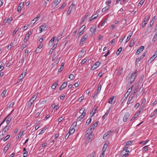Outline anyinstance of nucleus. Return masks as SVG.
I'll return each instance as SVG.
<instances>
[{
    "label": "nucleus",
    "instance_id": "obj_1",
    "mask_svg": "<svg viewBox=\"0 0 157 157\" xmlns=\"http://www.w3.org/2000/svg\"><path fill=\"white\" fill-rule=\"evenodd\" d=\"M37 97V96L35 94L30 99V102L28 104V107H30L31 105L33 104L34 101L36 100Z\"/></svg>",
    "mask_w": 157,
    "mask_h": 157
},
{
    "label": "nucleus",
    "instance_id": "obj_2",
    "mask_svg": "<svg viewBox=\"0 0 157 157\" xmlns=\"http://www.w3.org/2000/svg\"><path fill=\"white\" fill-rule=\"evenodd\" d=\"M112 132H113L111 130L107 132L104 135L103 138L105 140L107 139L109 137L110 135H111Z\"/></svg>",
    "mask_w": 157,
    "mask_h": 157
},
{
    "label": "nucleus",
    "instance_id": "obj_3",
    "mask_svg": "<svg viewBox=\"0 0 157 157\" xmlns=\"http://www.w3.org/2000/svg\"><path fill=\"white\" fill-rule=\"evenodd\" d=\"M87 37V35L86 34H84L80 40V44H83L85 43Z\"/></svg>",
    "mask_w": 157,
    "mask_h": 157
},
{
    "label": "nucleus",
    "instance_id": "obj_4",
    "mask_svg": "<svg viewBox=\"0 0 157 157\" xmlns=\"http://www.w3.org/2000/svg\"><path fill=\"white\" fill-rule=\"evenodd\" d=\"M101 63L99 62H97L95 63L94 64L91 68V69L92 70H94L95 68H97V67H98L100 65Z\"/></svg>",
    "mask_w": 157,
    "mask_h": 157
},
{
    "label": "nucleus",
    "instance_id": "obj_5",
    "mask_svg": "<svg viewBox=\"0 0 157 157\" xmlns=\"http://www.w3.org/2000/svg\"><path fill=\"white\" fill-rule=\"evenodd\" d=\"M32 33L31 31L29 32L26 35L25 37L24 40V42L25 43H26L29 39V36L31 35Z\"/></svg>",
    "mask_w": 157,
    "mask_h": 157
},
{
    "label": "nucleus",
    "instance_id": "obj_6",
    "mask_svg": "<svg viewBox=\"0 0 157 157\" xmlns=\"http://www.w3.org/2000/svg\"><path fill=\"white\" fill-rule=\"evenodd\" d=\"M130 116V114L128 113H126L125 114L124 117L123 118V120L124 122H126L128 118Z\"/></svg>",
    "mask_w": 157,
    "mask_h": 157
},
{
    "label": "nucleus",
    "instance_id": "obj_7",
    "mask_svg": "<svg viewBox=\"0 0 157 157\" xmlns=\"http://www.w3.org/2000/svg\"><path fill=\"white\" fill-rule=\"evenodd\" d=\"M144 46H141L137 51L136 52V55H139L144 49Z\"/></svg>",
    "mask_w": 157,
    "mask_h": 157
},
{
    "label": "nucleus",
    "instance_id": "obj_8",
    "mask_svg": "<svg viewBox=\"0 0 157 157\" xmlns=\"http://www.w3.org/2000/svg\"><path fill=\"white\" fill-rule=\"evenodd\" d=\"M96 26L95 25H93L90 29V31L92 33V34H94L96 32Z\"/></svg>",
    "mask_w": 157,
    "mask_h": 157
},
{
    "label": "nucleus",
    "instance_id": "obj_9",
    "mask_svg": "<svg viewBox=\"0 0 157 157\" xmlns=\"http://www.w3.org/2000/svg\"><path fill=\"white\" fill-rule=\"evenodd\" d=\"M67 82H64L61 86L59 87V90H61L63 89L65 87H66L67 85Z\"/></svg>",
    "mask_w": 157,
    "mask_h": 157
},
{
    "label": "nucleus",
    "instance_id": "obj_10",
    "mask_svg": "<svg viewBox=\"0 0 157 157\" xmlns=\"http://www.w3.org/2000/svg\"><path fill=\"white\" fill-rule=\"evenodd\" d=\"M40 17V14L38 15L37 17H35L30 22V24H32L33 23L32 21H33V20H34L35 22H34L33 23V24H34L36 21L37 20L38 18L39 17Z\"/></svg>",
    "mask_w": 157,
    "mask_h": 157
},
{
    "label": "nucleus",
    "instance_id": "obj_11",
    "mask_svg": "<svg viewBox=\"0 0 157 157\" xmlns=\"http://www.w3.org/2000/svg\"><path fill=\"white\" fill-rule=\"evenodd\" d=\"M98 15H97L96 14H95L94 15L92 16L89 19V21H91L92 20L96 19L98 17Z\"/></svg>",
    "mask_w": 157,
    "mask_h": 157
},
{
    "label": "nucleus",
    "instance_id": "obj_12",
    "mask_svg": "<svg viewBox=\"0 0 157 157\" xmlns=\"http://www.w3.org/2000/svg\"><path fill=\"white\" fill-rule=\"evenodd\" d=\"M46 25H42V26H41L40 28V33L42 32V31H44L45 30V28H46Z\"/></svg>",
    "mask_w": 157,
    "mask_h": 157
},
{
    "label": "nucleus",
    "instance_id": "obj_13",
    "mask_svg": "<svg viewBox=\"0 0 157 157\" xmlns=\"http://www.w3.org/2000/svg\"><path fill=\"white\" fill-rule=\"evenodd\" d=\"M83 27V29L79 33V36L82 35V34L84 33V29H85V28H86V27H85V25H83V26L82 27H81V28L80 29H79V31H80V29H81V28H82V27Z\"/></svg>",
    "mask_w": 157,
    "mask_h": 157
},
{
    "label": "nucleus",
    "instance_id": "obj_14",
    "mask_svg": "<svg viewBox=\"0 0 157 157\" xmlns=\"http://www.w3.org/2000/svg\"><path fill=\"white\" fill-rule=\"evenodd\" d=\"M155 16H154L153 17L152 19L151 20V22L150 23V25H149V27H151V26L153 24V23H154V22L155 21Z\"/></svg>",
    "mask_w": 157,
    "mask_h": 157
},
{
    "label": "nucleus",
    "instance_id": "obj_15",
    "mask_svg": "<svg viewBox=\"0 0 157 157\" xmlns=\"http://www.w3.org/2000/svg\"><path fill=\"white\" fill-rule=\"evenodd\" d=\"M24 4V3H21L18 7L17 10L18 12H20L22 8V6Z\"/></svg>",
    "mask_w": 157,
    "mask_h": 157
},
{
    "label": "nucleus",
    "instance_id": "obj_16",
    "mask_svg": "<svg viewBox=\"0 0 157 157\" xmlns=\"http://www.w3.org/2000/svg\"><path fill=\"white\" fill-rule=\"evenodd\" d=\"M90 13L89 12H87L86 14H85V15L84 17L83 18L82 21V22H84L85 20H86V18L90 14Z\"/></svg>",
    "mask_w": 157,
    "mask_h": 157
},
{
    "label": "nucleus",
    "instance_id": "obj_17",
    "mask_svg": "<svg viewBox=\"0 0 157 157\" xmlns=\"http://www.w3.org/2000/svg\"><path fill=\"white\" fill-rule=\"evenodd\" d=\"M9 128L10 125L8 124H7V125H6L4 128V129L3 130V131H4L5 132H6L9 130Z\"/></svg>",
    "mask_w": 157,
    "mask_h": 157
},
{
    "label": "nucleus",
    "instance_id": "obj_18",
    "mask_svg": "<svg viewBox=\"0 0 157 157\" xmlns=\"http://www.w3.org/2000/svg\"><path fill=\"white\" fill-rule=\"evenodd\" d=\"M134 41L135 39H132L130 42L129 46L130 47H132L134 44Z\"/></svg>",
    "mask_w": 157,
    "mask_h": 157
},
{
    "label": "nucleus",
    "instance_id": "obj_19",
    "mask_svg": "<svg viewBox=\"0 0 157 157\" xmlns=\"http://www.w3.org/2000/svg\"><path fill=\"white\" fill-rule=\"evenodd\" d=\"M140 112L141 111L140 110L132 118V119L130 120V121H132L133 120L138 116V115L139 114Z\"/></svg>",
    "mask_w": 157,
    "mask_h": 157
},
{
    "label": "nucleus",
    "instance_id": "obj_20",
    "mask_svg": "<svg viewBox=\"0 0 157 157\" xmlns=\"http://www.w3.org/2000/svg\"><path fill=\"white\" fill-rule=\"evenodd\" d=\"M58 82L57 81L55 82L52 86V89H54L56 88V87L57 85Z\"/></svg>",
    "mask_w": 157,
    "mask_h": 157
},
{
    "label": "nucleus",
    "instance_id": "obj_21",
    "mask_svg": "<svg viewBox=\"0 0 157 157\" xmlns=\"http://www.w3.org/2000/svg\"><path fill=\"white\" fill-rule=\"evenodd\" d=\"M84 111H85V109L84 108H82L80 110L79 113H82L81 115H84V116H85L86 114V113L84 112Z\"/></svg>",
    "mask_w": 157,
    "mask_h": 157
},
{
    "label": "nucleus",
    "instance_id": "obj_22",
    "mask_svg": "<svg viewBox=\"0 0 157 157\" xmlns=\"http://www.w3.org/2000/svg\"><path fill=\"white\" fill-rule=\"evenodd\" d=\"M110 7V5H108L107 6H106L104 8L102 9V11L103 12H104L106 10H108L109 8Z\"/></svg>",
    "mask_w": 157,
    "mask_h": 157
},
{
    "label": "nucleus",
    "instance_id": "obj_23",
    "mask_svg": "<svg viewBox=\"0 0 157 157\" xmlns=\"http://www.w3.org/2000/svg\"><path fill=\"white\" fill-rule=\"evenodd\" d=\"M107 147H108V145L106 142L105 144H104V145L103 146L102 151H105L106 150V149L107 148Z\"/></svg>",
    "mask_w": 157,
    "mask_h": 157
},
{
    "label": "nucleus",
    "instance_id": "obj_24",
    "mask_svg": "<svg viewBox=\"0 0 157 157\" xmlns=\"http://www.w3.org/2000/svg\"><path fill=\"white\" fill-rule=\"evenodd\" d=\"M63 34V33H61L59 34V35L57 37V43H56V44H58V42L59 40L61 38V36Z\"/></svg>",
    "mask_w": 157,
    "mask_h": 157
},
{
    "label": "nucleus",
    "instance_id": "obj_25",
    "mask_svg": "<svg viewBox=\"0 0 157 157\" xmlns=\"http://www.w3.org/2000/svg\"><path fill=\"white\" fill-rule=\"evenodd\" d=\"M75 7V4L74 2H72L71 5L69 6V9L71 8V10L74 9Z\"/></svg>",
    "mask_w": 157,
    "mask_h": 157
},
{
    "label": "nucleus",
    "instance_id": "obj_26",
    "mask_svg": "<svg viewBox=\"0 0 157 157\" xmlns=\"http://www.w3.org/2000/svg\"><path fill=\"white\" fill-rule=\"evenodd\" d=\"M123 71V69L122 68H121L119 71L117 73V75L119 76L121 75Z\"/></svg>",
    "mask_w": 157,
    "mask_h": 157
},
{
    "label": "nucleus",
    "instance_id": "obj_27",
    "mask_svg": "<svg viewBox=\"0 0 157 157\" xmlns=\"http://www.w3.org/2000/svg\"><path fill=\"white\" fill-rule=\"evenodd\" d=\"M122 47H120L118 50L117 51V53H116V54H117V55H119L121 52V51L122 50Z\"/></svg>",
    "mask_w": 157,
    "mask_h": 157
},
{
    "label": "nucleus",
    "instance_id": "obj_28",
    "mask_svg": "<svg viewBox=\"0 0 157 157\" xmlns=\"http://www.w3.org/2000/svg\"><path fill=\"white\" fill-rule=\"evenodd\" d=\"M134 97V94H132V93H131L128 99L129 101H131Z\"/></svg>",
    "mask_w": 157,
    "mask_h": 157
},
{
    "label": "nucleus",
    "instance_id": "obj_29",
    "mask_svg": "<svg viewBox=\"0 0 157 157\" xmlns=\"http://www.w3.org/2000/svg\"><path fill=\"white\" fill-rule=\"evenodd\" d=\"M114 96H113L110 98L109 99L108 101V103L110 104H112V101L114 99Z\"/></svg>",
    "mask_w": 157,
    "mask_h": 157
},
{
    "label": "nucleus",
    "instance_id": "obj_30",
    "mask_svg": "<svg viewBox=\"0 0 157 157\" xmlns=\"http://www.w3.org/2000/svg\"><path fill=\"white\" fill-rule=\"evenodd\" d=\"M126 94H125L124 96V97L121 100L122 103H123V102L125 100L127 97L128 96V95H129V94H127V95H126Z\"/></svg>",
    "mask_w": 157,
    "mask_h": 157
},
{
    "label": "nucleus",
    "instance_id": "obj_31",
    "mask_svg": "<svg viewBox=\"0 0 157 157\" xmlns=\"http://www.w3.org/2000/svg\"><path fill=\"white\" fill-rule=\"evenodd\" d=\"M55 40V37H53L50 41L49 43V45H52L53 44V42Z\"/></svg>",
    "mask_w": 157,
    "mask_h": 157
},
{
    "label": "nucleus",
    "instance_id": "obj_32",
    "mask_svg": "<svg viewBox=\"0 0 157 157\" xmlns=\"http://www.w3.org/2000/svg\"><path fill=\"white\" fill-rule=\"evenodd\" d=\"M84 115H80L79 117H78L77 119V121H80V120L82 119L84 117Z\"/></svg>",
    "mask_w": 157,
    "mask_h": 157
},
{
    "label": "nucleus",
    "instance_id": "obj_33",
    "mask_svg": "<svg viewBox=\"0 0 157 157\" xmlns=\"http://www.w3.org/2000/svg\"><path fill=\"white\" fill-rule=\"evenodd\" d=\"M10 137V135H7L6 136L5 138H3V141L5 142Z\"/></svg>",
    "mask_w": 157,
    "mask_h": 157
},
{
    "label": "nucleus",
    "instance_id": "obj_34",
    "mask_svg": "<svg viewBox=\"0 0 157 157\" xmlns=\"http://www.w3.org/2000/svg\"><path fill=\"white\" fill-rule=\"evenodd\" d=\"M147 22H146V20H144L142 22V27L143 28H144L146 25L147 24Z\"/></svg>",
    "mask_w": 157,
    "mask_h": 157
},
{
    "label": "nucleus",
    "instance_id": "obj_35",
    "mask_svg": "<svg viewBox=\"0 0 157 157\" xmlns=\"http://www.w3.org/2000/svg\"><path fill=\"white\" fill-rule=\"evenodd\" d=\"M3 22L5 24L8 23V24H10L11 23L8 19H5L4 21Z\"/></svg>",
    "mask_w": 157,
    "mask_h": 157
},
{
    "label": "nucleus",
    "instance_id": "obj_36",
    "mask_svg": "<svg viewBox=\"0 0 157 157\" xmlns=\"http://www.w3.org/2000/svg\"><path fill=\"white\" fill-rule=\"evenodd\" d=\"M61 1V0H55L54 4H55L56 5V6Z\"/></svg>",
    "mask_w": 157,
    "mask_h": 157
},
{
    "label": "nucleus",
    "instance_id": "obj_37",
    "mask_svg": "<svg viewBox=\"0 0 157 157\" xmlns=\"http://www.w3.org/2000/svg\"><path fill=\"white\" fill-rule=\"evenodd\" d=\"M96 126H94V124H93L90 126L89 129L91 130L92 129H94Z\"/></svg>",
    "mask_w": 157,
    "mask_h": 157
},
{
    "label": "nucleus",
    "instance_id": "obj_38",
    "mask_svg": "<svg viewBox=\"0 0 157 157\" xmlns=\"http://www.w3.org/2000/svg\"><path fill=\"white\" fill-rule=\"evenodd\" d=\"M25 75V74H24L23 73H22L21 75L20 76L19 78H21V79H22Z\"/></svg>",
    "mask_w": 157,
    "mask_h": 157
},
{
    "label": "nucleus",
    "instance_id": "obj_39",
    "mask_svg": "<svg viewBox=\"0 0 157 157\" xmlns=\"http://www.w3.org/2000/svg\"><path fill=\"white\" fill-rule=\"evenodd\" d=\"M141 60V58L139 57L137 58L136 60V65H137L138 62Z\"/></svg>",
    "mask_w": 157,
    "mask_h": 157
},
{
    "label": "nucleus",
    "instance_id": "obj_40",
    "mask_svg": "<svg viewBox=\"0 0 157 157\" xmlns=\"http://www.w3.org/2000/svg\"><path fill=\"white\" fill-rule=\"evenodd\" d=\"M96 156V152L93 151L92 154L90 155V157H95Z\"/></svg>",
    "mask_w": 157,
    "mask_h": 157
},
{
    "label": "nucleus",
    "instance_id": "obj_41",
    "mask_svg": "<svg viewBox=\"0 0 157 157\" xmlns=\"http://www.w3.org/2000/svg\"><path fill=\"white\" fill-rule=\"evenodd\" d=\"M18 29H19V28L17 27H16V28H15L14 30V31L13 33V35L15 34L18 31Z\"/></svg>",
    "mask_w": 157,
    "mask_h": 157
},
{
    "label": "nucleus",
    "instance_id": "obj_42",
    "mask_svg": "<svg viewBox=\"0 0 157 157\" xmlns=\"http://www.w3.org/2000/svg\"><path fill=\"white\" fill-rule=\"evenodd\" d=\"M75 131V129H69V135L73 134Z\"/></svg>",
    "mask_w": 157,
    "mask_h": 157
},
{
    "label": "nucleus",
    "instance_id": "obj_43",
    "mask_svg": "<svg viewBox=\"0 0 157 157\" xmlns=\"http://www.w3.org/2000/svg\"><path fill=\"white\" fill-rule=\"evenodd\" d=\"M101 84H99L98 88V89L97 91H98L100 92V91L101 90Z\"/></svg>",
    "mask_w": 157,
    "mask_h": 157
},
{
    "label": "nucleus",
    "instance_id": "obj_44",
    "mask_svg": "<svg viewBox=\"0 0 157 157\" xmlns=\"http://www.w3.org/2000/svg\"><path fill=\"white\" fill-rule=\"evenodd\" d=\"M75 78L74 75L73 74H70L69 75V79L73 80Z\"/></svg>",
    "mask_w": 157,
    "mask_h": 157
},
{
    "label": "nucleus",
    "instance_id": "obj_45",
    "mask_svg": "<svg viewBox=\"0 0 157 157\" xmlns=\"http://www.w3.org/2000/svg\"><path fill=\"white\" fill-rule=\"evenodd\" d=\"M135 78H134L132 77H131L130 79V83H129V84L131 85L132 82L134 81V80H135Z\"/></svg>",
    "mask_w": 157,
    "mask_h": 157
},
{
    "label": "nucleus",
    "instance_id": "obj_46",
    "mask_svg": "<svg viewBox=\"0 0 157 157\" xmlns=\"http://www.w3.org/2000/svg\"><path fill=\"white\" fill-rule=\"evenodd\" d=\"M11 120V118L10 117H9L7 119L6 121V122L7 124H8L10 123Z\"/></svg>",
    "mask_w": 157,
    "mask_h": 157
},
{
    "label": "nucleus",
    "instance_id": "obj_47",
    "mask_svg": "<svg viewBox=\"0 0 157 157\" xmlns=\"http://www.w3.org/2000/svg\"><path fill=\"white\" fill-rule=\"evenodd\" d=\"M132 90V88H129L127 92L126 93V94H129L130 92Z\"/></svg>",
    "mask_w": 157,
    "mask_h": 157
},
{
    "label": "nucleus",
    "instance_id": "obj_48",
    "mask_svg": "<svg viewBox=\"0 0 157 157\" xmlns=\"http://www.w3.org/2000/svg\"><path fill=\"white\" fill-rule=\"evenodd\" d=\"M111 3V0H108V1H107L105 2L106 5H109Z\"/></svg>",
    "mask_w": 157,
    "mask_h": 157
},
{
    "label": "nucleus",
    "instance_id": "obj_49",
    "mask_svg": "<svg viewBox=\"0 0 157 157\" xmlns=\"http://www.w3.org/2000/svg\"><path fill=\"white\" fill-rule=\"evenodd\" d=\"M10 144L9 143H8L6 146V147L5 148V150L6 148H7V150L9 148L10 146Z\"/></svg>",
    "mask_w": 157,
    "mask_h": 157
},
{
    "label": "nucleus",
    "instance_id": "obj_50",
    "mask_svg": "<svg viewBox=\"0 0 157 157\" xmlns=\"http://www.w3.org/2000/svg\"><path fill=\"white\" fill-rule=\"evenodd\" d=\"M144 2V1H143V0H141L139 3L138 6H140H140H142Z\"/></svg>",
    "mask_w": 157,
    "mask_h": 157
},
{
    "label": "nucleus",
    "instance_id": "obj_51",
    "mask_svg": "<svg viewBox=\"0 0 157 157\" xmlns=\"http://www.w3.org/2000/svg\"><path fill=\"white\" fill-rule=\"evenodd\" d=\"M148 146H145V147H144L143 148V149H144V150L145 151H147L148 150V148L147 147Z\"/></svg>",
    "mask_w": 157,
    "mask_h": 157
},
{
    "label": "nucleus",
    "instance_id": "obj_52",
    "mask_svg": "<svg viewBox=\"0 0 157 157\" xmlns=\"http://www.w3.org/2000/svg\"><path fill=\"white\" fill-rule=\"evenodd\" d=\"M13 45V43H11L8 46V49H11V48H12Z\"/></svg>",
    "mask_w": 157,
    "mask_h": 157
},
{
    "label": "nucleus",
    "instance_id": "obj_53",
    "mask_svg": "<svg viewBox=\"0 0 157 157\" xmlns=\"http://www.w3.org/2000/svg\"><path fill=\"white\" fill-rule=\"evenodd\" d=\"M155 58V57L154 56H152L150 58L149 61H150V63H151Z\"/></svg>",
    "mask_w": 157,
    "mask_h": 157
},
{
    "label": "nucleus",
    "instance_id": "obj_54",
    "mask_svg": "<svg viewBox=\"0 0 157 157\" xmlns=\"http://www.w3.org/2000/svg\"><path fill=\"white\" fill-rule=\"evenodd\" d=\"M127 148H128L127 147H124L123 148V151H125V152H129V150L128 149H127Z\"/></svg>",
    "mask_w": 157,
    "mask_h": 157
},
{
    "label": "nucleus",
    "instance_id": "obj_55",
    "mask_svg": "<svg viewBox=\"0 0 157 157\" xmlns=\"http://www.w3.org/2000/svg\"><path fill=\"white\" fill-rule=\"evenodd\" d=\"M46 130V128H43L42 130L41 131V132H40V133H39V134L40 135V134H43V133H44V131L45 130Z\"/></svg>",
    "mask_w": 157,
    "mask_h": 157
},
{
    "label": "nucleus",
    "instance_id": "obj_56",
    "mask_svg": "<svg viewBox=\"0 0 157 157\" xmlns=\"http://www.w3.org/2000/svg\"><path fill=\"white\" fill-rule=\"evenodd\" d=\"M132 35V34L130 36H128L126 41V42H127L129 41V40L130 39L131 37V36Z\"/></svg>",
    "mask_w": 157,
    "mask_h": 157
},
{
    "label": "nucleus",
    "instance_id": "obj_57",
    "mask_svg": "<svg viewBox=\"0 0 157 157\" xmlns=\"http://www.w3.org/2000/svg\"><path fill=\"white\" fill-rule=\"evenodd\" d=\"M157 38V34H155L153 38V39L152 41L155 42V39Z\"/></svg>",
    "mask_w": 157,
    "mask_h": 157
},
{
    "label": "nucleus",
    "instance_id": "obj_58",
    "mask_svg": "<svg viewBox=\"0 0 157 157\" xmlns=\"http://www.w3.org/2000/svg\"><path fill=\"white\" fill-rule=\"evenodd\" d=\"M139 103H137L135 105L134 108L136 109H137L139 106Z\"/></svg>",
    "mask_w": 157,
    "mask_h": 157
},
{
    "label": "nucleus",
    "instance_id": "obj_59",
    "mask_svg": "<svg viewBox=\"0 0 157 157\" xmlns=\"http://www.w3.org/2000/svg\"><path fill=\"white\" fill-rule=\"evenodd\" d=\"M100 93V92L97 91L96 93H95L94 96L93 97V98H94L95 97H96Z\"/></svg>",
    "mask_w": 157,
    "mask_h": 157
},
{
    "label": "nucleus",
    "instance_id": "obj_60",
    "mask_svg": "<svg viewBox=\"0 0 157 157\" xmlns=\"http://www.w3.org/2000/svg\"><path fill=\"white\" fill-rule=\"evenodd\" d=\"M91 118H89L87 120V121H86V123L88 122V124L91 123Z\"/></svg>",
    "mask_w": 157,
    "mask_h": 157
},
{
    "label": "nucleus",
    "instance_id": "obj_61",
    "mask_svg": "<svg viewBox=\"0 0 157 157\" xmlns=\"http://www.w3.org/2000/svg\"><path fill=\"white\" fill-rule=\"evenodd\" d=\"M28 153V151H25L23 154V157H26Z\"/></svg>",
    "mask_w": 157,
    "mask_h": 157
},
{
    "label": "nucleus",
    "instance_id": "obj_62",
    "mask_svg": "<svg viewBox=\"0 0 157 157\" xmlns=\"http://www.w3.org/2000/svg\"><path fill=\"white\" fill-rule=\"evenodd\" d=\"M86 61V60L85 59H83L81 62V63L82 64H84Z\"/></svg>",
    "mask_w": 157,
    "mask_h": 157
},
{
    "label": "nucleus",
    "instance_id": "obj_63",
    "mask_svg": "<svg viewBox=\"0 0 157 157\" xmlns=\"http://www.w3.org/2000/svg\"><path fill=\"white\" fill-rule=\"evenodd\" d=\"M24 61V58H22L21 59L20 61L19 62V63H21V64H23V63Z\"/></svg>",
    "mask_w": 157,
    "mask_h": 157
},
{
    "label": "nucleus",
    "instance_id": "obj_64",
    "mask_svg": "<svg viewBox=\"0 0 157 157\" xmlns=\"http://www.w3.org/2000/svg\"><path fill=\"white\" fill-rule=\"evenodd\" d=\"M26 47V45L25 44H23L22 46L21 47V50H23Z\"/></svg>",
    "mask_w": 157,
    "mask_h": 157
}]
</instances>
